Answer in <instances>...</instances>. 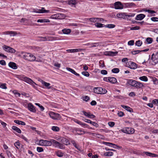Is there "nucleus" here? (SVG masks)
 Wrapping results in <instances>:
<instances>
[{
	"label": "nucleus",
	"mask_w": 158,
	"mask_h": 158,
	"mask_svg": "<svg viewBox=\"0 0 158 158\" xmlns=\"http://www.w3.org/2000/svg\"><path fill=\"white\" fill-rule=\"evenodd\" d=\"M20 79L27 82V83L31 85L33 87H35L36 84L31 79L25 77L24 76L22 75L19 76Z\"/></svg>",
	"instance_id": "f257e3e1"
},
{
	"label": "nucleus",
	"mask_w": 158,
	"mask_h": 158,
	"mask_svg": "<svg viewBox=\"0 0 158 158\" xmlns=\"http://www.w3.org/2000/svg\"><path fill=\"white\" fill-rule=\"evenodd\" d=\"M65 15L61 13H57L51 15L50 18L53 19H64Z\"/></svg>",
	"instance_id": "f03ea898"
},
{
	"label": "nucleus",
	"mask_w": 158,
	"mask_h": 158,
	"mask_svg": "<svg viewBox=\"0 0 158 158\" xmlns=\"http://www.w3.org/2000/svg\"><path fill=\"white\" fill-rule=\"evenodd\" d=\"M94 91L95 93L100 94H104L107 92V90L105 89L100 87L95 88Z\"/></svg>",
	"instance_id": "7ed1b4c3"
},
{
	"label": "nucleus",
	"mask_w": 158,
	"mask_h": 158,
	"mask_svg": "<svg viewBox=\"0 0 158 158\" xmlns=\"http://www.w3.org/2000/svg\"><path fill=\"white\" fill-rule=\"evenodd\" d=\"M39 38L40 41H52L58 40L57 37H40Z\"/></svg>",
	"instance_id": "20e7f679"
},
{
	"label": "nucleus",
	"mask_w": 158,
	"mask_h": 158,
	"mask_svg": "<svg viewBox=\"0 0 158 158\" xmlns=\"http://www.w3.org/2000/svg\"><path fill=\"white\" fill-rule=\"evenodd\" d=\"M49 114L50 117L54 120H59L61 118L59 114L53 112H50Z\"/></svg>",
	"instance_id": "39448f33"
},
{
	"label": "nucleus",
	"mask_w": 158,
	"mask_h": 158,
	"mask_svg": "<svg viewBox=\"0 0 158 158\" xmlns=\"http://www.w3.org/2000/svg\"><path fill=\"white\" fill-rule=\"evenodd\" d=\"M122 132L127 134H132L135 132V130L132 128L126 127L121 130Z\"/></svg>",
	"instance_id": "423d86ee"
},
{
	"label": "nucleus",
	"mask_w": 158,
	"mask_h": 158,
	"mask_svg": "<svg viewBox=\"0 0 158 158\" xmlns=\"http://www.w3.org/2000/svg\"><path fill=\"white\" fill-rule=\"evenodd\" d=\"M39 145L42 146H49L51 145V140L48 141L46 140L41 139L39 141Z\"/></svg>",
	"instance_id": "0eeeda50"
},
{
	"label": "nucleus",
	"mask_w": 158,
	"mask_h": 158,
	"mask_svg": "<svg viewBox=\"0 0 158 158\" xmlns=\"http://www.w3.org/2000/svg\"><path fill=\"white\" fill-rule=\"evenodd\" d=\"M73 132L74 133L76 132V134L81 135L84 134L85 132L84 131L82 130V129L79 128H74L73 129Z\"/></svg>",
	"instance_id": "6e6552de"
},
{
	"label": "nucleus",
	"mask_w": 158,
	"mask_h": 158,
	"mask_svg": "<svg viewBox=\"0 0 158 158\" xmlns=\"http://www.w3.org/2000/svg\"><path fill=\"white\" fill-rule=\"evenodd\" d=\"M2 48L3 50L8 52L14 53L16 52V51L13 48L6 45H4Z\"/></svg>",
	"instance_id": "1a4fd4ad"
},
{
	"label": "nucleus",
	"mask_w": 158,
	"mask_h": 158,
	"mask_svg": "<svg viewBox=\"0 0 158 158\" xmlns=\"http://www.w3.org/2000/svg\"><path fill=\"white\" fill-rule=\"evenodd\" d=\"M127 65V66L131 69H134L137 68V64L135 63L132 61L128 62Z\"/></svg>",
	"instance_id": "9d476101"
},
{
	"label": "nucleus",
	"mask_w": 158,
	"mask_h": 158,
	"mask_svg": "<svg viewBox=\"0 0 158 158\" xmlns=\"http://www.w3.org/2000/svg\"><path fill=\"white\" fill-rule=\"evenodd\" d=\"M34 12L36 13H49L50 11L49 10H45L44 8L42 7L41 9H37L33 11Z\"/></svg>",
	"instance_id": "9b49d317"
},
{
	"label": "nucleus",
	"mask_w": 158,
	"mask_h": 158,
	"mask_svg": "<svg viewBox=\"0 0 158 158\" xmlns=\"http://www.w3.org/2000/svg\"><path fill=\"white\" fill-rule=\"evenodd\" d=\"M27 108L31 112L35 113L36 111L35 107L31 103L28 104Z\"/></svg>",
	"instance_id": "f8f14e48"
},
{
	"label": "nucleus",
	"mask_w": 158,
	"mask_h": 158,
	"mask_svg": "<svg viewBox=\"0 0 158 158\" xmlns=\"http://www.w3.org/2000/svg\"><path fill=\"white\" fill-rule=\"evenodd\" d=\"M114 8L116 9H122L123 8V6L121 3L119 2H115L114 3Z\"/></svg>",
	"instance_id": "ddd939ff"
},
{
	"label": "nucleus",
	"mask_w": 158,
	"mask_h": 158,
	"mask_svg": "<svg viewBox=\"0 0 158 158\" xmlns=\"http://www.w3.org/2000/svg\"><path fill=\"white\" fill-rule=\"evenodd\" d=\"M151 59L154 62L156 63L158 62V53L154 54H153L152 56Z\"/></svg>",
	"instance_id": "4468645a"
},
{
	"label": "nucleus",
	"mask_w": 158,
	"mask_h": 158,
	"mask_svg": "<svg viewBox=\"0 0 158 158\" xmlns=\"http://www.w3.org/2000/svg\"><path fill=\"white\" fill-rule=\"evenodd\" d=\"M145 17V15L140 14L137 15L135 19L137 20H141L143 19Z\"/></svg>",
	"instance_id": "2eb2a0df"
},
{
	"label": "nucleus",
	"mask_w": 158,
	"mask_h": 158,
	"mask_svg": "<svg viewBox=\"0 0 158 158\" xmlns=\"http://www.w3.org/2000/svg\"><path fill=\"white\" fill-rule=\"evenodd\" d=\"M9 66L14 69H17L18 67L16 65V64L13 62H10L8 64Z\"/></svg>",
	"instance_id": "dca6fc26"
},
{
	"label": "nucleus",
	"mask_w": 158,
	"mask_h": 158,
	"mask_svg": "<svg viewBox=\"0 0 158 158\" xmlns=\"http://www.w3.org/2000/svg\"><path fill=\"white\" fill-rule=\"evenodd\" d=\"M6 35H10V36H15L17 34V32L13 31H9L4 32Z\"/></svg>",
	"instance_id": "f3484780"
},
{
	"label": "nucleus",
	"mask_w": 158,
	"mask_h": 158,
	"mask_svg": "<svg viewBox=\"0 0 158 158\" xmlns=\"http://www.w3.org/2000/svg\"><path fill=\"white\" fill-rule=\"evenodd\" d=\"M116 16L118 18H122L127 19V15L126 13H118L117 14Z\"/></svg>",
	"instance_id": "a211bd4d"
},
{
	"label": "nucleus",
	"mask_w": 158,
	"mask_h": 158,
	"mask_svg": "<svg viewBox=\"0 0 158 158\" xmlns=\"http://www.w3.org/2000/svg\"><path fill=\"white\" fill-rule=\"evenodd\" d=\"M29 56H28L27 60L30 61H33L35 60L36 57L32 54L29 53Z\"/></svg>",
	"instance_id": "6ab92c4d"
},
{
	"label": "nucleus",
	"mask_w": 158,
	"mask_h": 158,
	"mask_svg": "<svg viewBox=\"0 0 158 158\" xmlns=\"http://www.w3.org/2000/svg\"><path fill=\"white\" fill-rule=\"evenodd\" d=\"M136 81L132 79L129 80H128L127 81V83L129 85L135 87V85H136Z\"/></svg>",
	"instance_id": "aec40b11"
},
{
	"label": "nucleus",
	"mask_w": 158,
	"mask_h": 158,
	"mask_svg": "<svg viewBox=\"0 0 158 158\" xmlns=\"http://www.w3.org/2000/svg\"><path fill=\"white\" fill-rule=\"evenodd\" d=\"M68 4L73 6H75L77 4V2L76 0H68Z\"/></svg>",
	"instance_id": "412c9836"
},
{
	"label": "nucleus",
	"mask_w": 158,
	"mask_h": 158,
	"mask_svg": "<svg viewBox=\"0 0 158 158\" xmlns=\"http://www.w3.org/2000/svg\"><path fill=\"white\" fill-rule=\"evenodd\" d=\"M149 49H146L144 50H137L135 51H133L131 52V53L133 55H135L137 54L140 52H147L149 50Z\"/></svg>",
	"instance_id": "4be33fe9"
},
{
	"label": "nucleus",
	"mask_w": 158,
	"mask_h": 158,
	"mask_svg": "<svg viewBox=\"0 0 158 158\" xmlns=\"http://www.w3.org/2000/svg\"><path fill=\"white\" fill-rule=\"evenodd\" d=\"M51 145L52 144L54 146L55 148L58 147V145L59 142L53 139H51Z\"/></svg>",
	"instance_id": "5701e85b"
},
{
	"label": "nucleus",
	"mask_w": 158,
	"mask_h": 158,
	"mask_svg": "<svg viewBox=\"0 0 158 158\" xmlns=\"http://www.w3.org/2000/svg\"><path fill=\"white\" fill-rule=\"evenodd\" d=\"M29 53L22 52L21 53L22 57L24 59L27 60L28 56H29Z\"/></svg>",
	"instance_id": "b1692460"
},
{
	"label": "nucleus",
	"mask_w": 158,
	"mask_h": 158,
	"mask_svg": "<svg viewBox=\"0 0 158 158\" xmlns=\"http://www.w3.org/2000/svg\"><path fill=\"white\" fill-rule=\"evenodd\" d=\"M61 142L63 144L65 145H67L70 144V143L68 140L65 138H62L61 140Z\"/></svg>",
	"instance_id": "393cba45"
},
{
	"label": "nucleus",
	"mask_w": 158,
	"mask_h": 158,
	"mask_svg": "<svg viewBox=\"0 0 158 158\" xmlns=\"http://www.w3.org/2000/svg\"><path fill=\"white\" fill-rule=\"evenodd\" d=\"M121 106L123 108L130 112H133V110L132 109L128 106L123 105H121Z\"/></svg>",
	"instance_id": "a878e982"
},
{
	"label": "nucleus",
	"mask_w": 158,
	"mask_h": 158,
	"mask_svg": "<svg viewBox=\"0 0 158 158\" xmlns=\"http://www.w3.org/2000/svg\"><path fill=\"white\" fill-rule=\"evenodd\" d=\"M66 69L67 70L71 72V73H72L73 74L77 76H80L79 74L77 73L74 70H73L70 68H67Z\"/></svg>",
	"instance_id": "bb28decb"
},
{
	"label": "nucleus",
	"mask_w": 158,
	"mask_h": 158,
	"mask_svg": "<svg viewBox=\"0 0 158 158\" xmlns=\"http://www.w3.org/2000/svg\"><path fill=\"white\" fill-rule=\"evenodd\" d=\"M41 82L48 89H50L51 88V87L50 86V84L49 83L46 82L43 80L41 81Z\"/></svg>",
	"instance_id": "cd10ccee"
},
{
	"label": "nucleus",
	"mask_w": 158,
	"mask_h": 158,
	"mask_svg": "<svg viewBox=\"0 0 158 158\" xmlns=\"http://www.w3.org/2000/svg\"><path fill=\"white\" fill-rule=\"evenodd\" d=\"M56 155L59 157H61L64 155V153L62 152L61 150H58L55 152Z\"/></svg>",
	"instance_id": "c85d7f7f"
},
{
	"label": "nucleus",
	"mask_w": 158,
	"mask_h": 158,
	"mask_svg": "<svg viewBox=\"0 0 158 158\" xmlns=\"http://www.w3.org/2000/svg\"><path fill=\"white\" fill-rule=\"evenodd\" d=\"M135 85V87L137 88H141L144 86L143 84V83L137 81H136V85Z\"/></svg>",
	"instance_id": "c756f323"
},
{
	"label": "nucleus",
	"mask_w": 158,
	"mask_h": 158,
	"mask_svg": "<svg viewBox=\"0 0 158 158\" xmlns=\"http://www.w3.org/2000/svg\"><path fill=\"white\" fill-rule=\"evenodd\" d=\"M81 49H70L66 50V51L68 52H78L81 51Z\"/></svg>",
	"instance_id": "7c9ffc66"
},
{
	"label": "nucleus",
	"mask_w": 158,
	"mask_h": 158,
	"mask_svg": "<svg viewBox=\"0 0 158 158\" xmlns=\"http://www.w3.org/2000/svg\"><path fill=\"white\" fill-rule=\"evenodd\" d=\"M143 153L147 156H149L152 157H156L157 156V155H156L150 152H143Z\"/></svg>",
	"instance_id": "2f4dec72"
},
{
	"label": "nucleus",
	"mask_w": 158,
	"mask_h": 158,
	"mask_svg": "<svg viewBox=\"0 0 158 158\" xmlns=\"http://www.w3.org/2000/svg\"><path fill=\"white\" fill-rule=\"evenodd\" d=\"M12 129L19 133H21V131L20 129L15 126H13L12 127Z\"/></svg>",
	"instance_id": "473e14b6"
},
{
	"label": "nucleus",
	"mask_w": 158,
	"mask_h": 158,
	"mask_svg": "<svg viewBox=\"0 0 158 158\" xmlns=\"http://www.w3.org/2000/svg\"><path fill=\"white\" fill-rule=\"evenodd\" d=\"M14 122L19 125H26V123L24 122L21 121L15 120L14 121Z\"/></svg>",
	"instance_id": "72a5a7b5"
},
{
	"label": "nucleus",
	"mask_w": 158,
	"mask_h": 158,
	"mask_svg": "<svg viewBox=\"0 0 158 158\" xmlns=\"http://www.w3.org/2000/svg\"><path fill=\"white\" fill-rule=\"evenodd\" d=\"M101 44L102 43L100 42L92 43L91 44V47H95L98 46H101Z\"/></svg>",
	"instance_id": "f704fd0d"
},
{
	"label": "nucleus",
	"mask_w": 158,
	"mask_h": 158,
	"mask_svg": "<svg viewBox=\"0 0 158 158\" xmlns=\"http://www.w3.org/2000/svg\"><path fill=\"white\" fill-rule=\"evenodd\" d=\"M14 145L17 149L19 150L20 148L21 144L19 141L15 142L14 143Z\"/></svg>",
	"instance_id": "c9c22d12"
},
{
	"label": "nucleus",
	"mask_w": 158,
	"mask_h": 158,
	"mask_svg": "<svg viewBox=\"0 0 158 158\" xmlns=\"http://www.w3.org/2000/svg\"><path fill=\"white\" fill-rule=\"evenodd\" d=\"M62 32L64 34H69L71 32V30L69 29H64L62 30Z\"/></svg>",
	"instance_id": "e433bc0d"
},
{
	"label": "nucleus",
	"mask_w": 158,
	"mask_h": 158,
	"mask_svg": "<svg viewBox=\"0 0 158 158\" xmlns=\"http://www.w3.org/2000/svg\"><path fill=\"white\" fill-rule=\"evenodd\" d=\"M139 79L140 80L144 82H147L148 80L147 77L146 76H144L139 77Z\"/></svg>",
	"instance_id": "4c0bfd02"
},
{
	"label": "nucleus",
	"mask_w": 158,
	"mask_h": 158,
	"mask_svg": "<svg viewBox=\"0 0 158 158\" xmlns=\"http://www.w3.org/2000/svg\"><path fill=\"white\" fill-rule=\"evenodd\" d=\"M38 23H47L50 22V20L48 19H39L37 20Z\"/></svg>",
	"instance_id": "58836bf2"
},
{
	"label": "nucleus",
	"mask_w": 158,
	"mask_h": 158,
	"mask_svg": "<svg viewBox=\"0 0 158 158\" xmlns=\"http://www.w3.org/2000/svg\"><path fill=\"white\" fill-rule=\"evenodd\" d=\"M117 82L116 79L114 77H110L109 82L112 84H114Z\"/></svg>",
	"instance_id": "ea45409f"
},
{
	"label": "nucleus",
	"mask_w": 158,
	"mask_h": 158,
	"mask_svg": "<svg viewBox=\"0 0 158 158\" xmlns=\"http://www.w3.org/2000/svg\"><path fill=\"white\" fill-rule=\"evenodd\" d=\"M113 155V153L110 152H106L104 153V155L107 156H111Z\"/></svg>",
	"instance_id": "a19ab883"
},
{
	"label": "nucleus",
	"mask_w": 158,
	"mask_h": 158,
	"mask_svg": "<svg viewBox=\"0 0 158 158\" xmlns=\"http://www.w3.org/2000/svg\"><path fill=\"white\" fill-rule=\"evenodd\" d=\"M135 44L136 46H137L138 47H140L142 45V42L141 40H138L135 42Z\"/></svg>",
	"instance_id": "79ce46f5"
},
{
	"label": "nucleus",
	"mask_w": 158,
	"mask_h": 158,
	"mask_svg": "<svg viewBox=\"0 0 158 158\" xmlns=\"http://www.w3.org/2000/svg\"><path fill=\"white\" fill-rule=\"evenodd\" d=\"M94 25L95 27H105L104 24L98 23V22H97L96 23H95Z\"/></svg>",
	"instance_id": "37998d69"
},
{
	"label": "nucleus",
	"mask_w": 158,
	"mask_h": 158,
	"mask_svg": "<svg viewBox=\"0 0 158 158\" xmlns=\"http://www.w3.org/2000/svg\"><path fill=\"white\" fill-rule=\"evenodd\" d=\"M6 83H0V88L4 89H7V88L6 86Z\"/></svg>",
	"instance_id": "c03bdc74"
},
{
	"label": "nucleus",
	"mask_w": 158,
	"mask_h": 158,
	"mask_svg": "<svg viewBox=\"0 0 158 158\" xmlns=\"http://www.w3.org/2000/svg\"><path fill=\"white\" fill-rule=\"evenodd\" d=\"M52 129L55 131H59L60 128L58 127L53 126L52 127Z\"/></svg>",
	"instance_id": "a18cd8bd"
},
{
	"label": "nucleus",
	"mask_w": 158,
	"mask_h": 158,
	"mask_svg": "<svg viewBox=\"0 0 158 158\" xmlns=\"http://www.w3.org/2000/svg\"><path fill=\"white\" fill-rule=\"evenodd\" d=\"M104 26L106 27H107L109 28H114L115 27V25L113 24H108L105 25Z\"/></svg>",
	"instance_id": "49530a36"
},
{
	"label": "nucleus",
	"mask_w": 158,
	"mask_h": 158,
	"mask_svg": "<svg viewBox=\"0 0 158 158\" xmlns=\"http://www.w3.org/2000/svg\"><path fill=\"white\" fill-rule=\"evenodd\" d=\"M58 146V147H57L58 148L62 149H63L65 148L64 145L60 143H59Z\"/></svg>",
	"instance_id": "de8ad7c7"
},
{
	"label": "nucleus",
	"mask_w": 158,
	"mask_h": 158,
	"mask_svg": "<svg viewBox=\"0 0 158 158\" xmlns=\"http://www.w3.org/2000/svg\"><path fill=\"white\" fill-rule=\"evenodd\" d=\"M144 11H145V12H148L149 14H153L154 13H156V12L153 10H143Z\"/></svg>",
	"instance_id": "09e8293b"
},
{
	"label": "nucleus",
	"mask_w": 158,
	"mask_h": 158,
	"mask_svg": "<svg viewBox=\"0 0 158 158\" xmlns=\"http://www.w3.org/2000/svg\"><path fill=\"white\" fill-rule=\"evenodd\" d=\"M148 44H150L152 43L153 41L152 38H151L148 37L147 38L146 40Z\"/></svg>",
	"instance_id": "8fccbe9b"
},
{
	"label": "nucleus",
	"mask_w": 158,
	"mask_h": 158,
	"mask_svg": "<svg viewBox=\"0 0 158 158\" xmlns=\"http://www.w3.org/2000/svg\"><path fill=\"white\" fill-rule=\"evenodd\" d=\"M111 71L113 73H118L119 72V69L117 68H114Z\"/></svg>",
	"instance_id": "3c124183"
},
{
	"label": "nucleus",
	"mask_w": 158,
	"mask_h": 158,
	"mask_svg": "<svg viewBox=\"0 0 158 158\" xmlns=\"http://www.w3.org/2000/svg\"><path fill=\"white\" fill-rule=\"evenodd\" d=\"M118 53V52H109L107 54V55H109V56H115L116 54Z\"/></svg>",
	"instance_id": "603ef678"
},
{
	"label": "nucleus",
	"mask_w": 158,
	"mask_h": 158,
	"mask_svg": "<svg viewBox=\"0 0 158 158\" xmlns=\"http://www.w3.org/2000/svg\"><path fill=\"white\" fill-rule=\"evenodd\" d=\"M89 19L90 21L91 22H93L94 23L97 22V18H90Z\"/></svg>",
	"instance_id": "864d4df0"
},
{
	"label": "nucleus",
	"mask_w": 158,
	"mask_h": 158,
	"mask_svg": "<svg viewBox=\"0 0 158 158\" xmlns=\"http://www.w3.org/2000/svg\"><path fill=\"white\" fill-rule=\"evenodd\" d=\"M82 98L83 101L86 102H87L89 100V97L87 96H85Z\"/></svg>",
	"instance_id": "5fc2aeb1"
},
{
	"label": "nucleus",
	"mask_w": 158,
	"mask_h": 158,
	"mask_svg": "<svg viewBox=\"0 0 158 158\" xmlns=\"http://www.w3.org/2000/svg\"><path fill=\"white\" fill-rule=\"evenodd\" d=\"M140 27L139 26H136L133 27H131L130 28V30H138L139 29Z\"/></svg>",
	"instance_id": "6e6d98bb"
},
{
	"label": "nucleus",
	"mask_w": 158,
	"mask_h": 158,
	"mask_svg": "<svg viewBox=\"0 0 158 158\" xmlns=\"http://www.w3.org/2000/svg\"><path fill=\"white\" fill-rule=\"evenodd\" d=\"M81 74L84 75V76L86 77H88L89 76V73L88 72H81Z\"/></svg>",
	"instance_id": "4d7b16f0"
},
{
	"label": "nucleus",
	"mask_w": 158,
	"mask_h": 158,
	"mask_svg": "<svg viewBox=\"0 0 158 158\" xmlns=\"http://www.w3.org/2000/svg\"><path fill=\"white\" fill-rule=\"evenodd\" d=\"M82 112L85 116L88 117V118L89 117V114H90L89 112H86L84 111H83Z\"/></svg>",
	"instance_id": "13d9d810"
},
{
	"label": "nucleus",
	"mask_w": 158,
	"mask_h": 158,
	"mask_svg": "<svg viewBox=\"0 0 158 158\" xmlns=\"http://www.w3.org/2000/svg\"><path fill=\"white\" fill-rule=\"evenodd\" d=\"M103 143L107 146H108L110 147H112V143L106 142H103Z\"/></svg>",
	"instance_id": "bf43d9fd"
},
{
	"label": "nucleus",
	"mask_w": 158,
	"mask_h": 158,
	"mask_svg": "<svg viewBox=\"0 0 158 158\" xmlns=\"http://www.w3.org/2000/svg\"><path fill=\"white\" fill-rule=\"evenodd\" d=\"M135 14H134L130 13L129 15L127 14V19H129L130 17H133L135 16Z\"/></svg>",
	"instance_id": "052dcab7"
},
{
	"label": "nucleus",
	"mask_w": 158,
	"mask_h": 158,
	"mask_svg": "<svg viewBox=\"0 0 158 158\" xmlns=\"http://www.w3.org/2000/svg\"><path fill=\"white\" fill-rule=\"evenodd\" d=\"M71 142L73 144V145L77 149L79 150V148H78V147L77 146L74 140H72L71 141Z\"/></svg>",
	"instance_id": "680f3d73"
},
{
	"label": "nucleus",
	"mask_w": 158,
	"mask_h": 158,
	"mask_svg": "<svg viewBox=\"0 0 158 158\" xmlns=\"http://www.w3.org/2000/svg\"><path fill=\"white\" fill-rule=\"evenodd\" d=\"M108 124L110 127H113L114 126L115 123L113 122H110L108 123Z\"/></svg>",
	"instance_id": "e2e57ef3"
},
{
	"label": "nucleus",
	"mask_w": 158,
	"mask_h": 158,
	"mask_svg": "<svg viewBox=\"0 0 158 158\" xmlns=\"http://www.w3.org/2000/svg\"><path fill=\"white\" fill-rule=\"evenodd\" d=\"M132 23H133L140 24L141 25H143L145 23L144 21H142L140 22L136 21H133Z\"/></svg>",
	"instance_id": "0e129e2a"
},
{
	"label": "nucleus",
	"mask_w": 158,
	"mask_h": 158,
	"mask_svg": "<svg viewBox=\"0 0 158 158\" xmlns=\"http://www.w3.org/2000/svg\"><path fill=\"white\" fill-rule=\"evenodd\" d=\"M53 65L57 68H59L60 67V64L56 62L54 63Z\"/></svg>",
	"instance_id": "69168bd1"
},
{
	"label": "nucleus",
	"mask_w": 158,
	"mask_h": 158,
	"mask_svg": "<svg viewBox=\"0 0 158 158\" xmlns=\"http://www.w3.org/2000/svg\"><path fill=\"white\" fill-rule=\"evenodd\" d=\"M37 152H41L44 151L43 149L40 147H37Z\"/></svg>",
	"instance_id": "338daca9"
},
{
	"label": "nucleus",
	"mask_w": 158,
	"mask_h": 158,
	"mask_svg": "<svg viewBox=\"0 0 158 158\" xmlns=\"http://www.w3.org/2000/svg\"><path fill=\"white\" fill-rule=\"evenodd\" d=\"M151 19L154 22L158 21V18L156 17H152L151 18Z\"/></svg>",
	"instance_id": "774afa93"
}]
</instances>
